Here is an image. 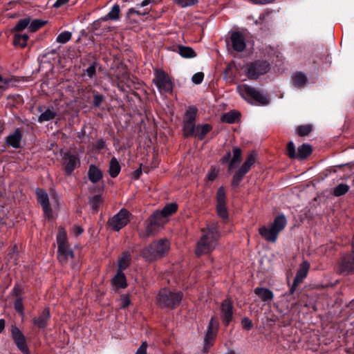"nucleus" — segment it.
Here are the masks:
<instances>
[{"label": "nucleus", "instance_id": "60", "mask_svg": "<svg viewBox=\"0 0 354 354\" xmlns=\"http://www.w3.org/2000/svg\"><path fill=\"white\" fill-rule=\"evenodd\" d=\"M83 232V229L82 227L80 226H75L73 228V233L75 235V236H79L80 234H81Z\"/></svg>", "mask_w": 354, "mask_h": 354}, {"label": "nucleus", "instance_id": "6", "mask_svg": "<svg viewBox=\"0 0 354 354\" xmlns=\"http://www.w3.org/2000/svg\"><path fill=\"white\" fill-rule=\"evenodd\" d=\"M153 81L160 93H170L172 91L171 81L162 70L158 69L155 71Z\"/></svg>", "mask_w": 354, "mask_h": 354}, {"label": "nucleus", "instance_id": "3", "mask_svg": "<svg viewBox=\"0 0 354 354\" xmlns=\"http://www.w3.org/2000/svg\"><path fill=\"white\" fill-rule=\"evenodd\" d=\"M170 248L169 242L167 239H161L153 241L149 246L142 250V255L147 261H153L162 258L165 255Z\"/></svg>", "mask_w": 354, "mask_h": 354}, {"label": "nucleus", "instance_id": "36", "mask_svg": "<svg viewBox=\"0 0 354 354\" xmlns=\"http://www.w3.org/2000/svg\"><path fill=\"white\" fill-rule=\"evenodd\" d=\"M256 161V154L254 152H251L248 156L247 157L245 162L242 165L241 167L243 169L249 171L251 167L255 163Z\"/></svg>", "mask_w": 354, "mask_h": 354}, {"label": "nucleus", "instance_id": "10", "mask_svg": "<svg viewBox=\"0 0 354 354\" xmlns=\"http://www.w3.org/2000/svg\"><path fill=\"white\" fill-rule=\"evenodd\" d=\"M130 214L127 209H121L112 217V230L119 231L129 222Z\"/></svg>", "mask_w": 354, "mask_h": 354}, {"label": "nucleus", "instance_id": "38", "mask_svg": "<svg viewBox=\"0 0 354 354\" xmlns=\"http://www.w3.org/2000/svg\"><path fill=\"white\" fill-rule=\"evenodd\" d=\"M239 114L236 112L230 111L222 115L221 120L224 122L232 124L235 122Z\"/></svg>", "mask_w": 354, "mask_h": 354}, {"label": "nucleus", "instance_id": "16", "mask_svg": "<svg viewBox=\"0 0 354 354\" xmlns=\"http://www.w3.org/2000/svg\"><path fill=\"white\" fill-rule=\"evenodd\" d=\"M212 130V127L208 124H205L202 125H195L193 127L192 132L193 133H185L183 135L185 137H190L194 136L198 139L202 140L204 139L207 133H209Z\"/></svg>", "mask_w": 354, "mask_h": 354}, {"label": "nucleus", "instance_id": "26", "mask_svg": "<svg viewBox=\"0 0 354 354\" xmlns=\"http://www.w3.org/2000/svg\"><path fill=\"white\" fill-rule=\"evenodd\" d=\"M254 293L259 296L263 301H270L273 297V292L268 288L257 287L254 290Z\"/></svg>", "mask_w": 354, "mask_h": 354}, {"label": "nucleus", "instance_id": "19", "mask_svg": "<svg viewBox=\"0 0 354 354\" xmlns=\"http://www.w3.org/2000/svg\"><path fill=\"white\" fill-rule=\"evenodd\" d=\"M50 318V314L49 309L46 308L38 316L32 319V323L39 328L44 329L47 326Z\"/></svg>", "mask_w": 354, "mask_h": 354}, {"label": "nucleus", "instance_id": "31", "mask_svg": "<svg viewBox=\"0 0 354 354\" xmlns=\"http://www.w3.org/2000/svg\"><path fill=\"white\" fill-rule=\"evenodd\" d=\"M312 152V148L310 145L303 144L298 148V152L297 153L296 158L304 159L309 156Z\"/></svg>", "mask_w": 354, "mask_h": 354}, {"label": "nucleus", "instance_id": "18", "mask_svg": "<svg viewBox=\"0 0 354 354\" xmlns=\"http://www.w3.org/2000/svg\"><path fill=\"white\" fill-rule=\"evenodd\" d=\"M231 42L232 48L237 52H242L246 47L245 39L242 33L234 32L231 35Z\"/></svg>", "mask_w": 354, "mask_h": 354}, {"label": "nucleus", "instance_id": "5", "mask_svg": "<svg viewBox=\"0 0 354 354\" xmlns=\"http://www.w3.org/2000/svg\"><path fill=\"white\" fill-rule=\"evenodd\" d=\"M57 258L60 263H66L69 259L73 258V252L68 247L67 243V236L65 230L63 227L59 228L57 235Z\"/></svg>", "mask_w": 354, "mask_h": 354}, {"label": "nucleus", "instance_id": "64", "mask_svg": "<svg viewBox=\"0 0 354 354\" xmlns=\"http://www.w3.org/2000/svg\"><path fill=\"white\" fill-rule=\"evenodd\" d=\"M7 83V81L3 80L1 75H0V93L2 91L3 86Z\"/></svg>", "mask_w": 354, "mask_h": 354}, {"label": "nucleus", "instance_id": "4", "mask_svg": "<svg viewBox=\"0 0 354 354\" xmlns=\"http://www.w3.org/2000/svg\"><path fill=\"white\" fill-rule=\"evenodd\" d=\"M183 299L180 291H171L168 288L161 289L157 295V303L161 308H175Z\"/></svg>", "mask_w": 354, "mask_h": 354}, {"label": "nucleus", "instance_id": "21", "mask_svg": "<svg viewBox=\"0 0 354 354\" xmlns=\"http://www.w3.org/2000/svg\"><path fill=\"white\" fill-rule=\"evenodd\" d=\"M259 234L266 241L272 243H275L279 233L271 226L266 227L262 226L259 230Z\"/></svg>", "mask_w": 354, "mask_h": 354}, {"label": "nucleus", "instance_id": "61", "mask_svg": "<svg viewBox=\"0 0 354 354\" xmlns=\"http://www.w3.org/2000/svg\"><path fill=\"white\" fill-rule=\"evenodd\" d=\"M102 101V96L101 95H95L94 99V105L99 106Z\"/></svg>", "mask_w": 354, "mask_h": 354}, {"label": "nucleus", "instance_id": "2", "mask_svg": "<svg viewBox=\"0 0 354 354\" xmlns=\"http://www.w3.org/2000/svg\"><path fill=\"white\" fill-rule=\"evenodd\" d=\"M236 91L244 100L251 104L264 106L269 103V96L266 92L248 84H239Z\"/></svg>", "mask_w": 354, "mask_h": 354}, {"label": "nucleus", "instance_id": "23", "mask_svg": "<svg viewBox=\"0 0 354 354\" xmlns=\"http://www.w3.org/2000/svg\"><path fill=\"white\" fill-rule=\"evenodd\" d=\"M127 286V279L122 271L117 270L112 277V288L115 290L124 289Z\"/></svg>", "mask_w": 354, "mask_h": 354}, {"label": "nucleus", "instance_id": "46", "mask_svg": "<svg viewBox=\"0 0 354 354\" xmlns=\"http://www.w3.org/2000/svg\"><path fill=\"white\" fill-rule=\"evenodd\" d=\"M182 8L192 6L197 3V0H174Z\"/></svg>", "mask_w": 354, "mask_h": 354}, {"label": "nucleus", "instance_id": "49", "mask_svg": "<svg viewBox=\"0 0 354 354\" xmlns=\"http://www.w3.org/2000/svg\"><path fill=\"white\" fill-rule=\"evenodd\" d=\"M120 6L117 4L112 7V20H117L119 19Z\"/></svg>", "mask_w": 354, "mask_h": 354}, {"label": "nucleus", "instance_id": "56", "mask_svg": "<svg viewBox=\"0 0 354 354\" xmlns=\"http://www.w3.org/2000/svg\"><path fill=\"white\" fill-rule=\"evenodd\" d=\"M86 72L88 77H92L95 74V67L91 65L87 68Z\"/></svg>", "mask_w": 354, "mask_h": 354}, {"label": "nucleus", "instance_id": "11", "mask_svg": "<svg viewBox=\"0 0 354 354\" xmlns=\"http://www.w3.org/2000/svg\"><path fill=\"white\" fill-rule=\"evenodd\" d=\"M196 114L197 109L194 106L189 107L187 110L183 120V134L186 132L193 133L192 129L196 125Z\"/></svg>", "mask_w": 354, "mask_h": 354}, {"label": "nucleus", "instance_id": "8", "mask_svg": "<svg viewBox=\"0 0 354 354\" xmlns=\"http://www.w3.org/2000/svg\"><path fill=\"white\" fill-rule=\"evenodd\" d=\"M164 224V221H160L158 217L154 216V214H152L149 218L145 232H142L140 236L144 239L154 236Z\"/></svg>", "mask_w": 354, "mask_h": 354}, {"label": "nucleus", "instance_id": "1", "mask_svg": "<svg viewBox=\"0 0 354 354\" xmlns=\"http://www.w3.org/2000/svg\"><path fill=\"white\" fill-rule=\"evenodd\" d=\"M220 233L218 229V224L212 222L207 225V229L203 233L202 236L198 241L196 247L197 256L205 254L212 251L217 245Z\"/></svg>", "mask_w": 354, "mask_h": 354}, {"label": "nucleus", "instance_id": "44", "mask_svg": "<svg viewBox=\"0 0 354 354\" xmlns=\"http://www.w3.org/2000/svg\"><path fill=\"white\" fill-rule=\"evenodd\" d=\"M217 204L225 203V192L223 187L218 188L216 194Z\"/></svg>", "mask_w": 354, "mask_h": 354}, {"label": "nucleus", "instance_id": "20", "mask_svg": "<svg viewBox=\"0 0 354 354\" xmlns=\"http://www.w3.org/2000/svg\"><path fill=\"white\" fill-rule=\"evenodd\" d=\"M22 133L20 129L17 128L15 131L9 134L6 138V144L15 149L21 147Z\"/></svg>", "mask_w": 354, "mask_h": 354}, {"label": "nucleus", "instance_id": "50", "mask_svg": "<svg viewBox=\"0 0 354 354\" xmlns=\"http://www.w3.org/2000/svg\"><path fill=\"white\" fill-rule=\"evenodd\" d=\"M120 305L122 308H126L130 304V299L128 295H123L120 299Z\"/></svg>", "mask_w": 354, "mask_h": 354}, {"label": "nucleus", "instance_id": "57", "mask_svg": "<svg viewBox=\"0 0 354 354\" xmlns=\"http://www.w3.org/2000/svg\"><path fill=\"white\" fill-rule=\"evenodd\" d=\"M254 4H266L272 2L274 0H248Z\"/></svg>", "mask_w": 354, "mask_h": 354}, {"label": "nucleus", "instance_id": "53", "mask_svg": "<svg viewBox=\"0 0 354 354\" xmlns=\"http://www.w3.org/2000/svg\"><path fill=\"white\" fill-rule=\"evenodd\" d=\"M15 308L17 312L23 314L24 306H23L21 299L19 298L15 301Z\"/></svg>", "mask_w": 354, "mask_h": 354}, {"label": "nucleus", "instance_id": "17", "mask_svg": "<svg viewBox=\"0 0 354 354\" xmlns=\"http://www.w3.org/2000/svg\"><path fill=\"white\" fill-rule=\"evenodd\" d=\"M38 111L41 113L38 117V122L43 123L45 122L51 121L57 116V111H55L53 106H48L45 109L43 106L38 107Z\"/></svg>", "mask_w": 354, "mask_h": 354}, {"label": "nucleus", "instance_id": "47", "mask_svg": "<svg viewBox=\"0 0 354 354\" xmlns=\"http://www.w3.org/2000/svg\"><path fill=\"white\" fill-rule=\"evenodd\" d=\"M288 155L291 158H296L297 153L293 142L290 141L288 142L287 146Z\"/></svg>", "mask_w": 354, "mask_h": 354}, {"label": "nucleus", "instance_id": "40", "mask_svg": "<svg viewBox=\"0 0 354 354\" xmlns=\"http://www.w3.org/2000/svg\"><path fill=\"white\" fill-rule=\"evenodd\" d=\"M348 191V186L346 184L341 183L334 188L333 194L336 196L344 195Z\"/></svg>", "mask_w": 354, "mask_h": 354}, {"label": "nucleus", "instance_id": "24", "mask_svg": "<svg viewBox=\"0 0 354 354\" xmlns=\"http://www.w3.org/2000/svg\"><path fill=\"white\" fill-rule=\"evenodd\" d=\"M131 253L128 251L124 252L121 257H120L118 259L117 262V270L124 271L126 270L131 264Z\"/></svg>", "mask_w": 354, "mask_h": 354}, {"label": "nucleus", "instance_id": "63", "mask_svg": "<svg viewBox=\"0 0 354 354\" xmlns=\"http://www.w3.org/2000/svg\"><path fill=\"white\" fill-rule=\"evenodd\" d=\"M230 157H231V153L227 152V154L223 157L222 162L225 163V162H227L229 160V159L230 158Z\"/></svg>", "mask_w": 354, "mask_h": 354}, {"label": "nucleus", "instance_id": "30", "mask_svg": "<svg viewBox=\"0 0 354 354\" xmlns=\"http://www.w3.org/2000/svg\"><path fill=\"white\" fill-rule=\"evenodd\" d=\"M286 225V217L283 215H279L274 218L271 227L279 234V232L284 229Z\"/></svg>", "mask_w": 354, "mask_h": 354}, {"label": "nucleus", "instance_id": "43", "mask_svg": "<svg viewBox=\"0 0 354 354\" xmlns=\"http://www.w3.org/2000/svg\"><path fill=\"white\" fill-rule=\"evenodd\" d=\"M312 131V127L309 124L302 125L298 127L297 133L301 136L308 135Z\"/></svg>", "mask_w": 354, "mask_h": 354}, {"label": "nucleus", "instance_id": "58", "mask_svg": "<svg viewBox=\"0 0 354 354\" xmlns=\"http://www.w3.org/2000/svg\"><path fill=\"white\" fill-rule=\"evenodd\" d=\"M69 0H56L54 3L53 6L55 8H60L68 2Z\"/></svg>", "mask_w": 354, "mask_h": 354}, {"label": "nucleus", "instance_id": "12", "mask_svg": "<svg viewBox=\"0 0 354 354\" xmlns=\"http://www.w3.org/2000/svg\"><path fill=\"white\" fill-rule=\"evenodd\" d=\"M36 194L37 202L42 206L44 216L49 219L51 218L53 213L49 204L48 194L42 189H37Z\"/></svg>", "mask_w": 354, "mask_h": 354}, {"label": "nucleus", "instance_id": "32", "mask_svg": "<svg viewBox=\"0 0 354 354\" xmlns=\"http://www.w3.org/2000/svg\"><path fill=\"white\" fill-rule=\"evenodd\" d=\"M29 37L27 34H15L14 36L13 44L15 46H19L24 48L27 45V41Z\"/></svg>", "mask_w": 354, "mask_h": 354}, {"label": "nucleus", "instance_id": "62", "mask_svg": "<svg viewBox=\"0 0 354 354\" xmlns=\"http://www.w3.org/2000/svg\"><path fill=\"white\" fill-rule=\"evenodd\" d=\"M154 2V0H143L139 5L140 7H145Z\"/></svg>", "mask_w": 354, "mask_h": 354}, {"label": "nucleus", "instance_id": "33", "mask_svg": "<svg viewBox=\"0 0 354 354\" xmlns=\"http://www.w3.org/2000/svg\"><path fill=\"white\" fill-rule=\"evenodd\" d=\"M308 79L306 76L301 73H297L294 75L293 84L295 87H302L306 85Z\"/></svg>", "mask_w": 354, "mask_h": 354}, {"label": "nucleus", "instance_id": "25", "mask_svg": "<svg viewBox=\"0 0 354 354\" xmlns=\"http://www.w3.org/2000/svg\"><path fill=\"white\" fill-rule=\"evenodd\" d=\"M310 269V263L304 261H303L299 267L298 270L297 271L296 276L295 280L300 283L303 281V280L307 277L308 270Z\"/></svg>", "mask_w": 354, "mask_h": 354}, {"label": "nucleus", "instance_id": "28", "mask_svg": "<svg viewBox=\"0 0 354 354\" xmlns=\"http://www.w3.org/2000/svg\"><path fill=\"white\" fill-rule=\"evenodd\" d=\"M241 156L242 151L239 147H236L233 149V157L231 159V161L229 165L230 170L237 167L240 164L241 161Z\"/></svg>", "mask_w": 354, "mask_h": 354}, {"label": "nucleus", "instance_id": "41", "mask_svg": "<svg viewBox=\"0 0 354 354\" xmlns=\"http://www.w3.org/2000/svg\"><path fill=\"white\" fill-rule=\"evenodd\" d=\"M44 24H45L44 21H40L38 19H35L31 22L30 21V24L28 25V30L30 32H34L37 31L38 29H39L40 28H41Z\"/></svg>", "mask_w": 354, "mask_h": 354}, {"label": "nucleus", "instance_id": "35", "mask_svg": "<svg viewBox=\"0 0 354 354\" xmlns=\"http://www.w3.org/2000/svg\"><path fill=\"white\" fill-rule=\"evenodd\" d=\"M102 203V198L100 195H95L89 198L88 204L90 207L94 212L97 211L98 207Z\"/></svg>", "mask_w": 354, "mask_h": 354}, {"label": "nucleus", "instance_id": "13", "mask_svg": "<svg viewBox=\"0 0 354 354\" xmlns=\"http://www.w3.org/2000/svg\"><path fill=\"white\" fill-rule=\"evenodd\" d=\"M12 337L17 348L24 353H28V348L26 345V339L21 331L16 326L11 328Z\"/></svg>", "mask_w": 354, "mask_h": 354}, {"label": "nucleus", "instance_id": "27", "mask_svg": "<svg viewBox=\"0 0 354 354\" xmlns=\"http://www.w3.org/2000/svg\"><path fill=\"white\" fill-rule=\"evenodd\" d=\"M174 51L177 52L183 58L189 59L196 57V53L195 51L193 50V48L189 46L179 45L177 46L176 50H174Z\"/></svg>", "mask_w": 354, "mask_h": 354}, {"label": "nucleus", "instance_id": "29", "mask_svg": "<svg viewBox=\"0 0 354 354\" xmlns=\"http://www.w3.org/2000/svg\"><path fill=\"white\" fill-rule=\"evenodd\" d=\"M88 176L89 180L93 183H96L98 180H100L102 177V174L101 171L95 165H92L90 166Z\"/></svg>", "mask_w": 354, "mask_h": 354}, {"label": "nucleus", "instance_id": "15", "mask_svg": "<svg viewBox=\"0 0 354 354\" xmlns=\"http://www.w3.org/2000/svg\"><path fill=\"white\" fill-rule=\"evenodd\" d=\"M221 317L225 325H228L233 317V305L230 299L223 301L221 306Z\"/></svg>", "mask_w": 354, "mask_h": 354}, {"label": "nucleus", "instance_id": "48", "mask_svg": "<svg viewBox=\"0 0 354 354\" xmlns=\"http://www.w3.org/2000/svg\"><path fill=\"white\" fill-rule=\"evenodd\" d=\"M203 77H204V75L203 73H195L193 76H192V82L196 84H201L203 80Z\"/></svg>", "mask_w": 354, "mask_h": 354}, {"label": "nucleus", "instance_id": "45", "mask_svg": "<svg viewBox=\"0 0 354 354\" xmlns=\"http://www.w3.org/2000/svg\"><path fill=\"white\" fill-rule=\"evenodd\" d=\"M120 166L114 158H112V178L116 177L120 171Z\"/></svg>", "mask_w": 354, "mask_h": 354}, {"label": "nucleus", "instance_id": "37", "mask_svg": "<svg viewBox=\"0 0 354 354\" xmlns=\"http://www.w3.org/2000/svg\"><path fill=\"white\" fill-rule=\"evenodd\" d=\"M72 32L69 31H64L59 33L56 38V41L59 44H66L71 40Z\"/></svg>", "mask_w": 354, "mask_h": 354}, {"label": "nucleus", "instance_id": "54", "mask_svg": "<svg viewBox=\"0 0 354 354\" xmlns=\"http://www.w3.org/2000/svg\"><path fill=\"white\" fill-rule=\"evenodd\" d=\"M147 346L148 344L147 342H143L135 354H147Z\"/></svg>", "mask_w": 354, "mask_h": 354}, {"label": "nucleus", "instance_id": "14", "mask_svg": "<svg viewBox=\"0 0 354 354\" xmlns=\"http://www.w3.org/2000/svg\"><path fill=\"white\" fill-rule=\"evenodd\" d=\"M65 170L68 174H71L73 170L80 166V162L77 154L70 151L66 152L64 155Z\"/></svg>", "mask_w": 354, "mask_h": 354}, {"label": "nucleus", "instance_id": "52", "mask_svg": "<svg viewBox=\"0 0 354 354\" xmlns=\"http://www.w3.org/2000/svg\"><path fill=\"white\" fill-rule=\"evenodd\" d=\"M218 173V170L216 168H212L207 174V178L209 180H214Z\"/></svg>", "mask_w": 354, "mask_h": 354}, {"label": "nucleus", "instance_id": "34", "mask_svg": "<svg viewBox=\"0 0 354 354\" xmlns=\"http://www.w3.org/2000/svg\"><path fill=\"white\" fill-rule=\"evenodd\" d=\"M248 171L245 169H243L241 167V168L239 169L237 172L234 175L232 184L233 186L236 187L238 186L240 183V182L243 178L244 176L248 173Z\"/></svg>", "mask_w": 354, "mask_h": 354}, {"label": "nucleus", "instance_id": "7", "mask_svg": "<svg viewBox=\"0 0 354 354\" xmlns=\"http://www.w3.org/2000/svg\"><path fill=\"white\" fill-rule=\"evenodd\" d=\"M269 68V64L267 62L259 60L248 66L246 74L249 79L256 80L259 76L266 74Z\"/></svg>", "mask_w": 354, "mask_h": 354}, {"label": "nucleus", "instance_id": "39", "mask_svg": "<svg viewBox=\"0 0 354 354\" xmlns=\"http://www.w3.org/2000/svg\"><path fill=\"white\" fill-rule=\"evenodd\" d=\"M30 24V18H24L20 19L16 26L12 30V32H18L24 30L25 28H28V25Z\"/></svg>", "mask_w": 354, "mask_h": 354}, {"label": "nucleus", "instance_id": "59", "mask_svg": "<svg viewBox=\"0 0 354 354\" xmlns=\"http://www.w3.org/2000/svg\"><path fill=\"white\" fill-rule=\"evenodd\" d=\"M299 283H301L299 281L297 282V281L294 279L293 283L291 285L290 288V295H292L295 293V292L297 289V287L299 286Z\"/></svg>", "mask_w": 354, "mask_h": 354}, {"label": "nucleus", "instance_id": "22", "mask_svg": "<svg viewBox=\"0 0 354 354\" xmlns=\"http://www.w3.org/2000/svg\"><path fill=\"white\" fill-rule=\"evenodd\" d=\"M177 209L178 205L176 203H171L166 205L162 210L156 211L153 214H154V216L165 222V218L176 212Z\"/></svg>", "mask_w": 354, "mask_h": 354}, {"label": "nucleus", "instance_id": "55", "mask_svg": "<svg viewBox=\"0 0 354 354\" xmlns=\"http://www.w3.org/2000/svg\"><path fill=\"white\" fill-rule=\"evenodd\" d=\"M135 13L138 15H145L149 13V10L147 8L144 12H140V10H137L135 8H130L128 11V14Z\"/></svg>", "mask_w": 354, "mask_h": 354}, {"label": "nucleus", "instance_id": "9", "mask_svg": "<svg viewBox=\"0 0 354 354\" xmlns=\"http://www.w3.org/2000/svg\"><path fill=\"white\" fill-rule=\"evenodd\" d=\"M218 328V322L214 317H212L209 322L207 331L204 339L203 348L205 351L212 345V342L216 336Z\"/></svg>", "mask_w": 354, "mask_h": 354}, {"label": "nucleus", "instance_id": "51", "mask_svg": "<svg viewBox=\"0 0 354 354\" xmlns=\"http://www.w3.org/2000/svg\"><path fill=\"white\" fill-rule=\"evenodd\" d=\"M241 324L243 328L246 330H250L252 326V321L248 317H244L242 320Z\"/></svg>", "mask_w": 354, "mask_h": 354}, {"label": "nucleus", "instance_id": "42", "mask_svg": "<svg viewBox=\"0 0 354 354\" xmlns=\"http://www.w3.org/2000/svg\"><path fill=\"white\" fill-rule=\"evenodd\" d=\"M216 209L218 214L221 218L223 219H227L228 218V213L225 203L217 204Z\"/></svg>", "mask_w": 354, "mask_h": 354}]
</instances>
